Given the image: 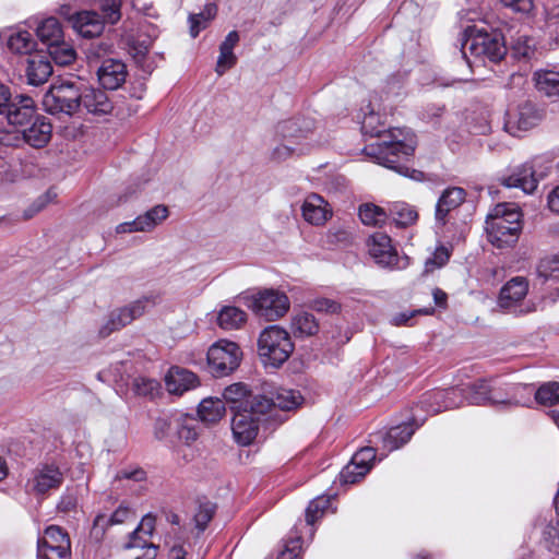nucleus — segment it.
Here are the masks:
<instances>
[{
  "label": "nucleus",
  "instance_id": "obj_42",
  "mask_svg": "<svg viewBox=\"0 0 559 559\" xmlns=\"http://www.w3.org/2000/svg\"><path fill=\"white\" fill-rule=\"evenodd\" d=\"M47 49L52 60L60 66L71 64L76 57L74 48L69 43H66L63 38L60 41L50 44L47 46Z\"/></svg>",
  "mask_w": 559,
  "mask_h": 559
},
{
  "label": "nucleus",
  "instance_id": "obj_60",
  "mask_svg": "<svg viewBox=\"0 0 559 559\" xmlns=\"http://www.w3.org/2000/svg\"><path fill=\"white\" fill-rule=\"evenodd\" d=\"M433 311H435L433 308H421V309H417V310H413V311L401 312L393 317L392 322L396 326L408 325L411 319L414 318L415 316H417V314L428 316V314H432Z\"/></svg>",
  "mask_w": 559,
  "mask_h": 559
},
{
  "label": "nucleus",
  "instance_id": "obj_19",
  "mask_svg": "<svg viewBox=\"0 0 559 559\" xmlns=\"http://www.w3.org/2000/svg\"><path fill=\"white\" fill-rule=\"evenodd\" d=\"M224 401L229 404L231 411H241V408L254 407L255 402L267 400L261 394H252L245 383L238 382L228 385L223 392Z\"/></svg>",
  "mask_w": 559,
  "mask_h": 559
},
{
  "label": "nucleus",
  "instance_id": "obj_27",
  "mask_svg": "<svg viewBox=\"0 0 559 559\" xmlns=\"http://www.w3.org/2000/svg\"><path fill=\"white\" fill-rule=\"evenodd\" d=\"M414 432L415 429L409 424L392 427L384 433L377 435L381 439L380 449L386 453L397 450L411 440Z\"/></svg>",
  "mask_w": 559,
  "mask_h": 559
},
{
  "label": "nucleus",
  "instance_id": "obj_20",
  "mask_svg": "<svg viewBox=\"0 0 559 559\" xmlns=\"http://www.w3.org/2000/svg\"><path fill=\"white\" fill-rule=\"evenodd\" d=\"M127 67L121 60L106 59L97 70L98 81L104 88L117 90L127 79Z\"/></svg>",
  "mask_w": 559,
  "mask_h": 559
},
{
  "label": "nucleus",
  "instance_id": "obj_38",
  "mask_svg": "<svg viewBox=\"0 0 559 559\" xmlns=\"http://www.w3.org/2000/svg\"><path fill=\"white\" fill-rule=\"evenodd\" d=\"M38 38L49 46L52 43L60 41L63 38V31L59 21L55 17L44 20L36 28Z\"/></svg>",
  "mask_w": 559,
  "mask_h": 559
},
{
  "label": "nucleus",
  "instance_id": "obj_34",
  "mask_svg": "<svg viewBox=\"0 0 559 559\" xmlns=\"http://www.w3.org/2000/svg\"><path fill=\"white\" fill-rule=\"evenodd\" d=\"M174 426L178 438L185 443L190 444L197 440L199 436V421L197 418L188 414H178L174 417Z\"/></svg>",
  "mask_w": 559,
  "mask_h": 559
},
{
  "label": "nucleus",
  "instance_id": "obj_9",
  "mask_svg": "<svg viewBox=\"0 0 559 559\" xmlns=\"http://www.w3.org/2000/svg\"><path fill=\"white\" fill-rule=\"evenodd\" d=\"M528 287V281L523 276H515L509 280L499 292L497 299L498 308L504 313L514 316L534 312L535 305L525 301Z\"/></svg>",
  "mask_w": 559,
  "mask_h": 559
},
{
  "label": "nucleus",
  "instance_id": "obj_32",
  "mask_svg": "<svg viewBox=\"0 0 559 559\" xmlns=\"http://www.w3.org/2000/svg\"><path fill=\"white\" fill-rule=\"evenodd\" d=\"M225 402L218 397H206L201 401L198 415L203 423L215 424L225 415Z\"/></svg>",
  "mask_w": 559,
  "mask_h": 559
},
{
  "label": "nucleus",
  "instance_id": "obj_48",
  "mask_svg": "<svg viewBox=\"0 0 559 559\" xmlns=\"http://www.w3.org/2000/svg\"><path fill=\"white\" fill-rule=\"evenodd\" d=\"M216 506L210 501L201 502L193 515V522L199 533H202L213 519Z\"/></svg>",
  "mask_w": 559,
  "mask_h": 559
},
{
  "label": "nucleus",
  "instance_id": "obj_31",
  "mask_svg": "<svg viewBox=\"0 0 559 559\" xmlns=\"http://www.w3.org/2000/svg\"><path fill=\"white\" fill-rule=\"evenodd\" d=\"M536 88L548 97L559 96V70L542 69L534 73Z\"/></svg>",
  "mask_w": 559,
  "mask_h": 559
},
{
  "label": "nucleus",
  "instance_id": "obj_30",
  "mask_svg": "<svg viewBox=\"0 0 559 559\" xmlns=\"http://www.w3.org/2000/svg\"><path fill=\"white\" fill-rule=\"evenodd\" d=\"M52 73L50 62L40 57L34 56L28 58L26 67L27 82L32 85L38 86L45 83Z\"/></svg>",
  "mask_w": 559,
  "mask_h": 559
},
{
  "label": "nucleus",
  "instance_id": "obj_37",
  "mask_svg": "<svg viewBox=\"0 0 559 559\" xmlns=\"http://www.w3.org/2000/svg\"><path fill=\"white\" fill-rule=\"evenodd\" d=\"M536 390L534 384L510 382L509 408L531 406Z\"/></svg>",
  "mask_w": 559,
  "mask_h": 559
},
{
  "label": "nucleus",
  "instance_id": "obj_33",
  "mask_svg": "<svg viewBox=\"0 0 559 559\" xmlns=\"http://www.w3.org/2000/svg\"><path fill=\"white\" fill-rule=\"evenodd\" d=\"M290 329L296 337H308L318 333L319 322L310 312H298L292 318Z\"/></svg>",
  "mask_w": 559,
  "mask_h": 559
},
{
  "label": "nucleus",
  "instance_id": "obj_15",
  "mask_svg": "<svg viewBox=\"0 0 559 559\" xmlns=\"http://www.w3.org/2000/svg\"><path fill=\"white\" fill-rule=\"evenodd\" d=\"M150 302L151 301L148 298L139 299L126 307L112 311L107 322L99 330L100 336L107 337L112 332L122 329L123 326L130 324L133 320L142 317L145 313L146 307Z\"/></svg>",
  "mask_w": 559,
  "mask_h": 559
},
{
  "label": "nucleus",
  "instance_id": "obj_41",
  "mask_svg": "<svg viewBox=\"0 0 559 559\" xmlns=\"http://www.w3.org/2000/svg\"><path fill=\"white\" fill-rule=\"evenodd\" d=\"M389 211V215L399 227L413 225L418 218L416 210L406 203H394L390 206Z\"/></svg>",
  "mask_w": 559,
  "mask_h": 559
},
{
  "label": "nucleus",
  "instance_id": "obj_25",
  "mask_svg": "<svg viewBox=\"0 0 559 559\" xmlns=\"http://www.w3.org/2000/svg\"><path fill=\"white\" fill-rule=\"evenodd\" d=\"M71 19L73 28L86 38L99 36L105 27L104 20L95 11L78 12Z\"/></svg>",
  "mask_w": 559,
  "mask_h": 559
},
{
  "label": "nucleus",
  "instance_id": "obj_64",
  "mask_svg": "<svg viewBox=\"0 0 559 559\" xmlns=\"http://www.w3.org/2000/svg\"><path fill=\"white\" fill-rule=\"evenodd\" d=\"M110 515L114 525H116L124 523L130 516L133 515V512L128 506L122 503Z\"/></svg>",
  "mask_w": 559,
  "mask_h": 559
},
{
  "label": "nucleus",
  "instance_id": "obj_5",
  "mask_svg": "<svg viewBox=\"0 0 559 559\" xmlns=\"http://www.w3.org/2000/svg\"><path fill=\"white\" fill-rule=\"evenodd\" d=\"M294 348L289 333L278 325L266 326L258 338V355L264 366L281 367Z\"/></svg>",
  "mask_w": 559,
  "mask_h": 559
},
{
  "label": "nucleus",
  "instance_id": "obj_51",
  "mask_svg": "<svg viewBox=\"0 0 559 559\" xmlns=\"http://www.w3.org/2000/svg\"><path fill=\"white\" fill-rule=\"evenodd\" d=\"M329 502V499L324 497L313 499L306 510L307 524L312 525L319 518H321L324 510L328 508Z\"/></svg>",
  "mask_w": 559,
  "mask_h": 559
},
{
  "label": "nucleus",
  "instance_id": "obj_47",
  "mask_svg": "<svg viewBox=\"0 0 559 559\" xmlns=\"http://www.w3.org/2000/svg\"><path fill=\"white\" fill-rule=\"evenodd\" d=\"M542 542L552 556H559V520H551L545 526Z\"/></svg>",
  "mask_w": 559,
  "mask_h": 559
},
{
  "label": "nucleus",
  "instance_id": "obj_7",
  "mask_svg": "<svg viewBox=\"0 0 559 559\" xmlns=\"http://www.w3.org/2000/svg\"><path fill=\"white\" fill-rule=\"evenodd\" d=\"M474 28L472 32L475 34H471L462 46V60L466 58L467 50L476 57L485 56L492 61L501 60L507 52L502 33L498 29L488 32L485 27Z\"/></svg>",
  "mask_w": 559,
  "mask_h": 559
},
{
  "label": "nucleus",
  "instance_id": "obj_28",
  "mask_svg": "<svg viewBox=\"0 0 559 559\" xmlns=\"http://www.w3.org/2000/svg\"><path fill=\"white\" fill-rule=\"evenodd\" d=\"M465 195L464 189L459 187L444 190L436 205L437 222L443 225L449 212L460 206L464 202Z\"/></svg>",
  "mask_w": 559,
  "mask_h": 559
},
{
  "label": "nucleus",
  "instance_id": "obj_18",
  "mask_svg": "<svg viewBox=\"0 0 559 559\" xmlns=\"http://www.w3.org/2000/svg\"><path fill=\"white\" fill-rule=\"evenodd\" d=\"M63 481V474L53 464H44L36 467L32 479L28 480L31 490L37 495H44L51 489H57Z\"/></svg>",
  "mask_w": 559,
  "mask_h": 559
},
{
  "label": "nucleus",
  "instance_id": "obj_24",
  "mask_svg": "<svg viewBox=\"0 0 559 559\" xmlns=\"http://www.w3.org/2000/svg\"><path fill=\"white\" fill-rule=\"evenodd\" d=\"M302 217L311 225H323L331 216L332 211L328 202L319 194H309L301 206Z\"/></svg>",
  "mask_w": 559,
  "mask_h": 559
},
{
  "label": "nucleus",
  "instance_id": "obj_62",
  "mask_svg": "<svg viewBox=\"0 0 559 559\" xmlns=\"http://www.w3.org/2000/svg\"><path fill=\"white\" fill-rule=\"evenodd\" d=\"M500 2L519 13H530L534 8V0H500Z\"/></svg>",
  "mask_w": 559,
  "mask_h": 559
},
{
  "label": "nucleus",
  "instance_id": "obj_16",
  "mask_svg": "<svg viewBox=\"0 0 559 559\" xmlns=\"http://www.w3.org/2000/svg\"><path fill=\"white\" fill-rule=\"evenodd\" d=\"M376 459V449L365 447L358 450L352 461L341 472V480L345 484H355L366 476Z\"/></svg>",
  "mask_w": 559,
  "mask_h": 559
},
{
  "label": "nucleus",
  "instance_id": "obj_59",
  "mask_svg": "<svg viewBox=\"0 0 559 559\" xmlns=\"http://www.w3.org/2000/svg\"><path fill=\"white\" fill-rule=\"evenodd\" d=\"M301 552L300 537L290 538L278 552L277 559H298Z\"/></svg>",
  "mask_w": 559,
  "mask_h": 559
},
{
  "label": "nucleus",
  "instance_id": "obj_53",
  "mask_svg": "<svg viewBox=\"0 0 559 559\" xmlns=\"http://www.w3.org/2000/svg\"><path fill=\"white\" fill-rule=\"evenodd\" d=\"M159 389V383L155 379L138 377L133 381V390L138 395H154Z\"/></svg>",
  "mask_w": 559,
  "mask_h": 559
},
{
  "label": "nucleus",
  "instance_id": "obj_49",
  "mask_svg": "<svg viewBox=\"0 0 559 559\" xmlns=\"http://www.w3.org/2000/svg\"><path fill=\"white\" fill-rule=\"evenodd\" d=\"M450 255L451 252L447 247L440 246L436 248L431 257L425 262V272L430 273L436 269L442 267L448 263Z\"/></svg>",
  "mask_w": 559,
  "mask_h": 559
},
{
  "label": "nucleus",
  "instance_id": "obj_3",
  "mask_svg": "<svg viewBox=\"0 0 559 559\" xmlns=\"http://www.w3.org/2000/svg\"><path fill=\"white\" fill-rule=\"evenodd\" d=\"M521 230V213L513 205L497 204L487 215L486 231L488 240L499 249L515 245Z\"/></svg>",
  "mask_w": 559,
  "mask_h": 559
},
{
  "label": "nucleus",
  "instance_id": "obj_52",
  "mask_svg": "<svg viewBox=\"0 0 559 559\" xmlns=\"http://www.w3.org/2000/svg\"><path fill=\"white\" fill-rule=\"evenodd\" d=\"M104 23H117L121 17V0H103L100 5Z\"/></svg>",
  "mask_w": 559,
  "mask_h": 559
},
{
  "label": "nucleus",
  "instance_id": "obj_44",
  "mask_svg": "<svg viewBox=\"0 0 559 559\" xmlns=\"http://www.w3.org/2000/svg\"><path fill=\"white\" fill-rule=\"evenodd\" d=\"M217 13V7L214 3H207L203 11L198 14L189 15L190 34L195 38L199 33L206 28L209 22L215 17Z\"/></svg>",
  "mask_w": 559,
  "mask_h": 559
},
{
  "label": "nucleus",
  "instance_id": "obj_63",
  "mask_svg": "<svg viewBox=\"0 0 559 559\" xmlns=\"http://www.w3.org/2000/svg\"><path fill=\"white\" fill-rule=\"evenodd\" d=\"M166 545L169 546L168 559H186L187 551L183 548L180 538H176L173 543L170 540H167Z\"/></svg>",
  "mask_w": 559,
  "mask_h": 559
},
{
  "label": "nucleus",
  "instance_id": "obj_2",
  "mask_svg": "<svg viewBox=\"0 0 559 559\" xmlns=\"http://www.w3.org/2000/svg\"><path fill=\"white\" fill-rule=\"evenodd\" d=\"M390 140L379 141L365 147L367 156L372 158L379 165L396 171L397 174L412 179L419 180L423 173L411 169L405 162L408 160L415 152L416 141L408 131L401 129L390 131Z\"/></svg>",
  "mask_w": 559,
  "mask_h": 559
},
{
  "label": "nucleus",
  "instance_id": "obj_46",
  "mask_svg": "<svg viewBox=\"0 0 559 559\" xmlns=\"http://www.w3.org/2000/svg\"><path fill=\"white\" fill-rule=\"evenodd\" d=\"M444 390H433L425 393L419 402L423 409L429 414H438L445 411Z\"/></svg>",
  "mask_w": 559,
  "mask_h": 559
},
{
  "label": "nucleus",
  "instance_id": "obj_13",
  "mask_svg": "<svg viewBox=\"0 0 559 559\" xmlns=\"http://www.w3.org/2000/svg\"><path fill=\"white\" fill-rule=\"evenodd\" d=\"M289 307L290 302L286 294L273 288L259 292L252 305L254 313L266 321H275L284 317Z\"/></svg>",
  "mask_w": 559,
  "mask_h": 559
},
{
  "label": "nucleus",
  "instance_id": "obj_55",
  "mask_svg": "<svg viewBox=\"0 0 559 559\" xmlns=\"http://www.w3.org/2000/svg\"><path fill=\"white\" fill-rule=\"evenodd\" d=\"M468 390V385L464 389L459 388H451L448 390H444L445 396H444V404L445 409L455 408L462 405L463 400H466V392Z\"/></svg>",
  "mask_w": 559,
  "mask_h": 559
},
{
  "label": "nucleus",
  "instance_id": "obj_6",
  "mask_svg": "<svg viewBox=\"0 0 559 559\" xmlns=\"http://www.w3.org/2000/svg\"><path fill=\"white\" fill-rule=\"evenodd\" d=\"M466 399L473 405L509 408L510 382L503 378L479 379L468 385Z\"/></svg>",
  "mask_w": 559,
  "mask_h": 559
},
{
  "label": "nucleus",
  "instance_id": "obj_36",
  "mask_svg": "<svg viewBox=\"0 0 559 559\" xmlns=\"http://www.w3.org/2000/svg\"><path fill=\"white\" fill-rule=\"evenodd\" d=\"M246 321L247 313L234 306H225L217 316V324L226 331L240 329Z\"/></svg>",
  "mask_w": 559,
  "mask_h": 559
},
{
  "label": "nucleus",
  "instance_id": "obj_56",
  "mask_svg": "<svg viewBox=\"0 0 559 559\" xmlns=\"http://www.w3.org/2000/svg\"><path fill=\"white\" fill-rule=\"evenodd\" d=\"M111 525H114V523L111 521L110 514L109 515L105 514V513L97 514L93 522L91 535L96 540H100V539H103V537L106 533V530Z\"/></svg>",
  "mask_w": 559,
  "mask_h": 559
},
{
  "label": "nucleus",
  "instance_id": "obj_61",
  "mask_svg": "<svg viewBox=\"0 0 559 559\" xmlns=\"http://www.w3.org/2000/svg\"><path fill=\"white\" fill-rule=\"evenodd\" d=\"M513 48L519 56L530 58L534 53V40L528 36H520Z\"/></svg>",
  "mask_w": 559,
  "mask_h": 559
},
{
  "label": "nucleus",
  "instance_id": "obj_17",
  "mask_svg": "<svg viewBox=\"0 0 559 559\" xmlns=\"http://www.w3.org/2000/svg\"><path fill=\"white\" fill-rule=\"evenodd\" d=\"M4 115L8 122L12 126L26 128L38 115L36 114L33 98L26 95H16L11 97Z\"/></svg>",
  "mask_w": 559,
  "mask_h": 559
},
{
  "label": "nucleus",
  "instance_id": "obj_26",
  "mask_svg": "<svg viewBox=\"0 0 559 559\" xmlns=\"http://www.w3.org/2000/svg\"><path fill=\"white\" fill-rule=\"evenodd\" d=\"M52 126L44 117H36L26 128L22 129L23 139L33 147H44L50 140Z\"/></svg>",
  "mask_w": 559,
  "mask_h": 559
},
{
  "label": "nucleus",
  "instance_id": "obj_1",
  "mask_svg": "<svg viewBox=\"0 0 559 559\" xmlns=\"http://www.w3.org/2000/svg\"><path fill=\"white\" fill-rule=\"evenodd\" d=\"M318 129V121L309 115H297L280 121L276 126L278 144L272 151V158L283 162L309 153L319 143L316 140Z\"/></svg>",
  "mask_w": 559,
  "mask_h": 559
},
{
  "label": "nucleus",
  "instance_id": "obj_58",
  "mask_svg": "<svg viewBox=\"0 0 559 559\" xmlns=\"http://www.w3.org/2000/svg\"><path fill=\"white\" fill-rule=\"evenodd\" d=\"M312 310L326 314H336L341 311L340 302L329 298H317L311 302Z\"/></svg>",
  "mask_w": 559,
  "mask_h": 559
},
{
  "label": "nucleus",
  "instance_id": "obj_23",
  "mask_svg": "<svg viewBox=\"0 0 559 559\" xmlns=\"http://www.w3.org/2000/svg\"><path fill=\"white\" fill-rule=\"evenodd\" d=\"M539 178L532 164L525 163L502 179V185L508 188H520L525 193H533L537 188Z\"/></svg>",
  "mask_w": 559,
  "mask_h": 559
},
{
  "label": "nucleus",
  "instance_id": "obj_50",
  "mask_svg": "<svg viewBox=\"0 0 559 559\" xmlns=\"http://www.w3.org/2000/svg\"><path fill=\"white\" fill-rule=\"evenodd\" d=\"M537 273L545 280L557 277L559 273V255H550L540 260L537 265Z\"/></svg>",
  "mask_w": 559,
  "mask_h": 559
},
{
  "label": "nucleus",
  "instance_id": "obj_35",
  "mask_svg": "<svg viewBox=\"0 0 559 559\" xmlns=\"http://www.w3.org/2000/svg\"><path fill=\"white\" fill-rule=\"evenodd\" d=\"M267 400L272 403V413L276 408L294 411L304 403V397L300 392L293 389H280L273 399Z\"/></svg>",
  "mask_w": 559,
  "mask_h": 559
},
{
  "label": "nucleus",
  "instance_id": "obj_22",
  "mask_svg": "<svg viewBox=\"0 0 559 559\" xmlns=\"http://www.w3.org/2000/svg\"><path fill=\"white\" fill-rule=\"evenodd\" d=\"M81 107L92 115L102 116L111 112L114 105L105 91L81 86Z\"/></svg>",
  "mask_w": 559,
  "mask_h": 559
},
{
  "label": "nucleus",
  "instance_id": "obj_43",
  "mask_svg": "<svg viewBox=\"0 0 559 559\" xmlns=\"http://www.w3.org/2000/svg\"><path fill=\"white\" fill-rule=\"evenodd\" d=\"M359 217L365 225L369 226H382L386 223L389 218V214L385 212L384 209L367 203L362 204L359 207Z\"/></svg>",
  "mask_w": 559,
  "mask_h": 559
},
{
  "label": "nucleus",
  "instance_id": "obj_29",
  "mask_svg": "<svg viewBox=\"0 0 559 559\" xmlns=\"http://www.w3.org/2000/svg\"><path fill=\"white\" fill-rule=\"evenodd\" d=\"M156 518L152 513L145 514L136 528L130 533L129 542L124 545L126 549L146 547L147 543L143 537H151L154 534Z\"/></svg>",
  "mask_w": 559,
  "mask_h": 559
},
{
  "label": "nucleus",
  "instance_id": "obj_57",
  "mask_svg": "<svg viewBox=\"0 0 559 559\" xmlns=\"http://www.w3.org/2000/svg\"><path fill=\"white\" fill-rule=\"evenodd\" d=\"M237 63V57L233 50L219 48V56L216 62L215 71L218 75H223L227 70Z\"/></svg>",
  "mask_w": 559,
  "mask_h": 559
},
{
  "label": "nucleus",
  "instance_id": "obj_11",
  "mask_svg": "<svg viewBox=\"0 0 559 559\" xmlns=\"http://www.w3.org/2000/svg\"><path fill=\"white\" fill-rule=\"evenodd\" d=\"M367 246L370 257L382 267L400 270L408 265V258L399 257L392 239L386 234L380 231L372 234L367 240Z\"/></svg>",
  "mask_w": 559,
  "mask_h": 559
},
{
  "label": "nucleus",
  "instance_id": "obj_21",
  "mask_svg": "<svg viewBox=\"0 0 559 559\" xmlns=\"http://www.w3.org/2000/svg\"><path fill=\"white\" fill-rule=\"evenodd\" d=\"M165 385L169 393L181 395L197 388L199 385V379L195 373L188 369L171 367L165 377Z\"/></svg>",
  "mask_w": 559,
  "mask_h": 559
},
{
  "label": "nucleus",
  "instance_id": "obj_4",
  "mask_svg": "<svg viewBox=\"0 0 559 559\" xmlns=\"http://www.w3.org/2000/svg\"><path fill=\"white\" fill-rule=\"evenodd\" d=\"M254 407L236 411L231 419V431L235 441L239 445L251 444L260 428L267 424L272 417V403L262 400L254 403Z\"/></svg>",
  "mask_w": 559,
  "mask_h": 559
},
{
  "label": "nucleus",
  "instance_id": "obj_54",
  "mask_svg": "<svg viewBox=\"0 0 559 559\" xmlns=\"http://www.w3.org/2000/svg\"><path fill=\"white\" fill-rule=\"evenodd\" d=\"M326 237L330 243L347 245L353 239V229L349 226H333Z\"/></svg>",
  "mask_w": 559,
  "mask_h": 559
},
{
  "label": "nucleus",
  "instance_id": "obj_39",
  "mask_svg": "<svg viewBox=\"0 0 559 559\" xmlns=\"http://www.w3.org/2000/svg\"><path fill=\"white\" fill-rule=\"evenodd\" d=\"M168 209L165 205H155L144 214L136 217V223L141 224V231H151L157 225L168 217Z\"/></svg>",
  "mask_w": 559,
  "mask_h": 559
},
{
  "label": "nucleus",
  "instance_id": "obj_14",
  "mask_svg": "<svg viewBox=\"0 0 559 559\" xmlns=\"http://www.w3.org/2000/svg\"><path fill=\"white\" fill-rule=\"evenodd\" d=\"M544 118L543 110L531 102H525L506 114L504 130L513 136L535 128Z\"/></svg>",
  "mask_w": 559,
  "mask_h": 559
},
{
  "label": "nucleus",
  "instance_id": "obj_40",
  "mask_svg": "<svg viewBox=\"0 0 559 559\" xmlns=\"http://www.w3.org/2000/svg\"><path fill=\"white\" fill-rule=\"evenodd\" d=\"M35 46L36 41L27 31L14 32L8 38V47L15 53L28 55L35 49Z\"/></svg>",
  "mask_w": 559,
  "mask_h": 559
},
{
  "label": "nucleus",
  "instance_id": "obj_8",
  "mask_svg": "<svg viewBox=\"0 0 559 559\" xmlns=\"http://www.w3.org/2000/svg\"><path fill=\"white\" fill-rule=\"evenodd\" d=\"M43 106L51 115H73L81 108V85L64 81L52 85L43 96Z\"/></svg>",
  "mask_w": 559,
  "mask_h": 559
},
{
  "label": "nucleus",
  "instance_id": "obj_45",
  "mask_svg": "<svg viewBox=\"0 0 559 559\" xmlns=\"http://www.w3.org/2000/svg\"><path fill=\"white\" fill-rule=\"evenodd\" d=\"M535 401L549 407L559 404V382L549 381L540 384L535 392Z\"/></svg>",
  "mask_w": 559,
  "mask_h": 559
},
{
  "label": "nucleus",
  "instance_id": "obj_10",
  "mask_svg": "<svg viewBox=\"0 0 559 559\" xmlns=\"http://www.w3.org/2000/svg\"><path fill=\"white\" fill-rule=\"evenodd\" d=\"M241 358V348L231 341L221 340L207 350V366L214 377L230 374L239 367Z\"/></svg>",
  "mask_w": 559,
  "mask_h": 559
},
{
  "label": "nucleus",
  "instance_id": "obj_12",
  "mask_svg": "<svg viewBox=\"0 0 559 559\" xmlns=\"http://www.w3.org/2000/svg\"><path fill=\"white\" fill-rule=\"evenodd\" d=\"M38 559H70L71 542L68 534L57 525L48 526L37 543Z\"/></svg>",
  "mask_w": 559,
  "mask_h": 559
}]
</instances>
